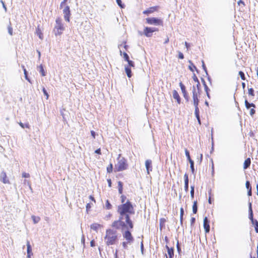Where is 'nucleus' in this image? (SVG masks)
Masks as SVG:
<instances>
[{"instance_id": "1", "label": "nucleus", "mask_w": 258, "mask_h": 258, "mask_svg": "<svg viewBox=\"0 0 258 258\" xmlns=\"http://www.w3.org/2000/svg\"><path fill=\"white\" fill-rule=\"evenodd\" d=\"M117 212L119 214H135L134 206L129 200L124 204L118 206Z\"/></svg>"}, {"instance_id": "2", "label": "nucleus", "mask_w": 258, "mask_h": 258, "mask_svg": "<svg viewBox=\"0 0 258 258\" xmlns=\"http://www.w3.org/2000/svg\"><path fill=\"white\" fill-rule=\"evenodd\" d=\"M104 239L107 245L115 244L117 240V231L111 229H107Z\"/></svg>"}, {"instance_id": "3", "label": "nucleus", "mask_w": 258, "mask_h": 258, "mask_svg": "<svg viewBox=\"0 0 258 258\" xmlns=\"http://www.w3.org/2000/svg\"><path fill=\"white\" fill-rule=\"evenodd\" d=\"M117 163L115 165V170L119 172L123 171L127 168L128 164L126 160L119 154L117 159Z\"/></svg>"}, {"instance_id": "4", "label": "nucleus", "mask_w": 258, "mask_h": 258, "mask_svg": "<svg viewBox=\"0 0 258 258\" xmlns=\"http://www.w3.org/2000/svg\"><path fill=\"white\" fill-rule=\"evenodd\" d=\"M133 214H119V217L120 220L124 221L126 224V227H125V229H132L134 228V224L130 217V215Z\"/></svg>"}, {"instance_id": "5", "label": "nucleus", "mask_w": 258, "mask_h": 258, "mask_svg": "<svg viewBox=\"0 0 258 258\" xmlns=\"http://www.w3.org/2000/svg\"><path fill=\"white\" fill-rule=\"evenodd\" d=\"M56 25L55 26L54 31L55 35H60L64 30V27L61 23V20L58 18L55 20Z\"/></svg>"}, {"instance_id": "6", "label": "nucleus", "mask_w": 258, "mask_h": 258, "mask_svg": "<svg viewBox=\"0 0 258 258\" xmlns=\"http://www.w3.org/2000/svg\"><path fill=\"white\" fill-rule=\"evenodd\" d=\"M122 236L126 241H128L130 244L132 243L134 241V238L131 232L130 231L129 229H126V230L122 232Z\"/></svg>"}, {"instance_id": "7", "label": "nucleus", "mask_w": 258, "mask_h": 258, "mask_svg": "<svg viewBox=\"0 0 258 258\" xmlns=\"http://www.w3.org/2000/svg\"><path fill=\"white\" fill-rule=\"evenodd\" d=\"M112 227L115 228L116 229H119L120 227H121L122 229H125V227H126V224H125L124 221H122L120 220V218H118V220L114 221L111 225Z\"/></svg>"}, {"instance_id": "8", "label": "nucleus", "mask_w": 258, "mask_h": 258, "mask_svg": "<svg viewBox=\"0 0 258 258\" xmlns=\"http://www.w3.org/2000/svg\"><path fill=\"white\" fill-rule=\"evenodd\" d=\"M146 20L150 25H162L163 24L162 20L157 18H148Z\"/></svg>"}, {"instance_id": "9", "label": "nucleus", "mask_w": 258, "mask_h": 258, "mask_svg": "<svg viewBox=\"0 0 258 258\" xmlns=\"http://www.w3.org/2000/svg\"><path fill=\"white\" fill-rule=\"evenodd\" d=\"M156 31H158L157 28L146 27L144 29V33L146 36L150 37L152 36V33Z\"/></svg>"}, {"instance_id": "10", "label": "nucleus", "mask_w": 258, "mask_h": 258, "mask_svg": "<svg viewBox=\"0 0 258 258\" xmlns=\"http://www.w3.org/2000/svg\"><path fill=\"white\" fill-rule=\"evenodd\" d=\"M63 13L64 14V20L69 22H70V17L71 15V12L70 7L68 6H64V9H63Z\"/></svg>"}, {"instance_id": "11", "label": "nucleus", "mask_w": 258, "mask_h": 258, "mask_svg": "<svg viewBox=\"0 0 258 258\" xmlns=\"http://www.w3.org/2000/svg\"><path fill=\"white\" fill-rule=\"evenodd\" d=\"M179 86L181 88V91L183 94V96L184 98L186 100V101H188L189 97H188L187 93L186 91V88H185V86L181 82H180L179 83Z\"/></svg>"}, {"instance_id": "12", "label": "nucleus", "mask_w": 258, "mask_h": 258, "mask_svg": "<svg viewBox=\"0 0 258 258\" xmlns=\"http://www.w3.org/2000/svg\"><path fill=\"white\" fill-rule=\"evenodd\" d=\"M209 223L210 221L207 217H205L204 219V228L206 233H209L210 231Z\"/></svg>"}, {"instance_id": "13", "label": "nucleus", "mask_w": 258, "mask_h": 258, "mask_svg": "<svg viewBox=\"0 0 258 258\" xmlns=\"http://www.w3.org/2000/svg\"><path fill=\"white\" fill-rule=\"evenodd\" d=\"M248 218L251 222H253L255 219H253V214L252 209V204L251 202L248 203Z\"/></svg>"}, {"instance_id": "14", "label": "nucleus", "mask_w": 258, "mask_h": 258, "mask_svg": "<svg viewBox=\"0 0 258 258\" xmlns=\"http://www.w3.org/2000/svg\"><path fill=\"white\" fill-rule=\"evenodd\" d=\"M145 166L147 173L149 174L152 170V161L150 159L147 160L145 162Z\"/></svg>"}, {"instance_id": "15", "label": "nucleus", "mask_w": 258, "mask_h": 258, "mask_svg": "<svg viewBox=\"0 0 258 258\" xmlns=\"http://www.w3.org/2000/svg\"><path fill=\"white\" fill-rule=\"evenodd\" d=\"M192 93L193 102H195V101L199 102V99L198 98V94L196 90V87L194 86H193Z\"/></svg>"}, {"instance_id": "16", "label": "nucleus", "mask_w": 258, "mask_h": 258, "mask_svg": "<svg viewBox=\"0 0 258 258\" xmlns=\"http://www.w3.org/2000/svg\"><path fill=\"white\" fill-rule=\"evenodd\" d=\"M1 180L4 183H9V180L7 179L6 173L5 171H3L1 174Z\"/></svg>"}, {"instance_id": "17", "label": "nucleus", "mask_w": 258, "mask_h": 258, "mask_svg": "<svg viewBox=\"0 0 258 258\" xmlns=\"http://www.w3.org/2000/svg\"><path fill=\"white\" fill-rule=\"evenodd\" d=\"M27 257L28 258H30L31 254L32 253V248H31V246L30 244V242L28 240H27Z\"/></svg>"}, {"instance_id": "18", "label": "nucleus", "mask_w": 258, "mask_h": 258, "mask_svg": "<svg viewBox=\"0 0 258 258\" xmlns=\"http://www.w3.org/2000/svg\"><path fill=\"white\" fill-rule=\"evenodd\" d=\"M166 248L167 249V252L169 257H173L174 256V248L173 247L170 248L168 245H166Z\"/></svg>"}, {"instance_id": "19", "label": "nucleus", "mask_w": 258, "mask_h": 258, "mask_svg": "<svg viewBox=\"0 0 258 258\" xmlns=\"http://www.w3.org/2000/svg\"><path fill=\"white\" fill-rule=\"evenodd\" d=\"M173 97L174 99L176 100L178 104L180 103V97L176 90H174L173 91Z\"/></svg>"}, {"instance_id": "20", "label": "nucleus", "mask_w": 258, "mask_h": 258, "mask_svg": "<svg viewBox=\"0 0 258 258\" xmlns=\"http://www.w3.org/2000/svg\"><path fill=\"white\" fill-rule=\"evenodd\" d=\"M251 160L249 158H247L244 162L243 164V169H247L250 165Z\"/></svg>"}, {"instance_id": "21", "label": "nucleus", "mask_w": 258, "mask_h": 258, "mask_svg": "<svg viewBox=\"0 0 258 258\" xmlns=\"http://www.w3.org/2000/svg\"><path fill=\"white\" fill-rule=\"evenodd\" d=\"M244 104H245V107L247 109H249L251 107L253 108H255V105L254 104H253V103L248 102V101L246 99L245 100Z\"/></svg>"}, {"instance_id": "22", "label": "nucleus", "mask_w": 258, "mask_h": 258, "mask_svg": "<svg viewBox=\"0 0 258 258\" xmlns=\"http://www.w3.org/2000/svg\"><path fill=\"white\" fill-rule=\"evenodd\" d=\"M156 9V7H151L150 9L146 10L143 12V14L148 15L153 13Z\"/></svg>"}, {"instance_id": "23", "label": "nucleus", "mask_w": 258, "mask_h": 258, "mask_svg": "<svg viewBox=\"0 0 258 258\" xmlns=\"http://www.w3.org/2000/svg\"><path fill=\"white\" fill-rule=\"evenodd\" d=\"M100 227H101V225L97 223H94L90 226L91 229H93L96 231H97L98 229Z\"/></svg>"}, {"instance_id": "24", "label": "nucleus", "mask_w": 258, "mask_h": 258, "mask_svg": "<svg viewBox=\"0 0 258 258\" xmlns=\"http://www.w3.org/2000/svg\"><path fill=\"white\" fill-rule=\"evenodd\" d=\"M198 212V203L197 201H194L192 205V212L196 214Z\"/></svg>"}, {"instance_id": "25", "label": "nucleus", "mask_w": 258, "mask_h": 258, "mask_svg": "<svg viewBox=\"0 0 258 258\" xmlns=\"http://www.w3.org/2000/svg\"><path fill=\"white\" fill-rule=\"evenodd\" d=\"M125 71L127 76L128 78H131L132 76V71H131V68L128 67H125Z\"/></svg>"}, {"instance_id": "26", "label": "nucleus", "mask_w": 258, "mask_h": 258, "mask_svg": "<svg viewBox=\"0 0 258 258\" xmlns=\"http://www.w3.org/2000/svg\"><path fill=\"white\" fill-rule=\"evenodd\" d=\"M188 62L190 63V66L188 67V69L192 72H194V69H195L197 72H198V69L193 64L191 60H189Z\"/></svg>"}, {"instance_id": "27", "label": "nucleus", "mask_w": 258, "mask_h": 258, "mask_svg": "<svg viewBox=\"0 0 258 258\" xmlns=\"http://www.w3.org/2000/svg\"><path fill=\"white\" fill-rule=\"evenodd\" d=\"M118 192L120 194H122L123 191V184L122 182L118 181Z\"/></svg>"}, {"instance_id": "28", "label": "nucleus", "mask_w": 258, "mask_h": 258, "mask_svg": "<svg viewBox=\"0 0 258 258\" xmlns=\"http://www.w3.org/2000/svg\"><path fill=\"white\" fill-rule=\"evenodd\" d=\"M31 218L34 224L38 223L40 220V218L39 217H36L33 215Z\"/></svg>"}, {"instance_id": "29", "label": "nucleus", "mask_w": 258, "mask_h": 258, "mask_svg": "<svg viewBox=\"0 0 258 258\" xmlns=\"http://www.w3.org/2000/svg\"><path fill=\"white\" fill-rule=\"evenodd\" d=\"M39 72L41 73L42 76H45L46 75L45 72L44 71V69L43 68V67L42 64L40 65L39 66Z\"/></svg>"}, {"instance_id": "30", "label": "nucleus", "mask_w": 258, "mask_h": 258, "mask_svg": "<svg viewBox=\"0 0 258 258\" xmlns=\"http://www.w3.org/2000/svg\"><path fill=\"white\" fill-rule=\"evenodd\" d=\"M189 162L190 163V167L191 172L194 174L195 173L194 162L192 159H190Z\"/></svg>"}, {"instance_id": "31", "label": "nucleus", "mask_w": 258, "mask_h": 258, "mask_svg": "<svg viewBox=\"0 0 258 258\" xmlns=\"http://www.w3.org/2000/svg\"><path fill=\"white\" fill-rule=\"evenodd\" d=\"M252 224L254 226L255 231L256 233H258V221L257 220H254L253 222H251Z\"/></svg>"}, {"instance_id": "32", "label": "nucleus", "mask_w": 258, "mask_h": 258, "mask_svg": "<svg viewBox=\"0 0 258 258\" xmlns=\"http://www.w3.org/2000/svg\"><path fill=\"white\" fill-rule=\"evenodd\" d=\"M22 68H23V71H24V73L25 78L26 80H27L29 82L31 83L30 79H29V78L28 77V73H27V71H26V70L24 66H22Z\"/></svg>"}, {"instance_id": "33", "label": "nucleus", "mask_w": 258, "mask_h": 258, "mask_svg": "<svg viewBox=\"0 0 258 258\" xmlns=\"http://www.w3.org/2000/svg\"><path fill=\"white\" fill-rule=\"evenodd\" d=\"M116 2L120 8H124L125 5L122 4L121 0H116Z\"/></svg>"}, {"instance_id": "34", "label": "nucleus", "mask_w": 258, "mask_h": 258, "mask_svg": "<svg viewBox=\"0 0 258 258\" xmlns=\"http://www.w3.org/2000/svg\"><path fill=\"white\" fill-rule=\"evenodd\" d=\"M105 208L108 210L111 209L112 208V205L108 200L106 201Z\"/></svg>"}, {"instance_id": "35", "label": "nucleus", "mask_w": 258, "mask_h": 258, "mask_svg": "<svg viewBox=\"0 0 258 258\" xmlns=\"http://www.w3.org/2000/svg\"><path fill=\"white\" fill-rule=\"evenodd\" d=\"M199 103V102H196V101L193 102V104H194V105L195 106V112H197L200 111L199 108L198 107Z\"/></svg>"}, {"instance_id": "36", "label": "nucleus", "mask_w": 258, "mask_h": 258, "mask_svg": "<svg viewBox=\"0 0 258 258\" xmlns=\"http://www.w3.org/2000/svg\"><path fill=\"white\" fill-rule=\"evenodd\" d=\"M196 117L198 120V121L200 124H201L200 117V111L199 112H195Z\"/></svg>"}, {"instance_id": "37", "label": "nucleus", "mask_w": 258, "mask_h": 258, "mask_svg": "<svg viewBox=\"0 0 258 258\" xmlns=\"http://www.w3.org/2000/svg\"><path fill=\"white\" fill-rule=\"evenodd\" d=\"M190 188H191L190 192V197L191 198V199H193L194 198V193H195L194 186H191Z\"/></svg>"}, {"instance_id": "38", "label": "nucleus", "mask_w": 258, "mask_h": 258, "mask_svg": "<svg viewBox=\"0 0 258 258\" xmlns=\"http://www.w3.org/2000/svg\"><path fill=\"white\" fill-rule=\"evenodd\" d=\"M8 33L10 35H13V28L11 26V23H10V25L8 27Z\"/></svg>"}, {"instance_id": "39", "label": "nucleus", "mask_w": 258, "mask_h": 258, "mask_svg": "<svg viewBox=\"0 0 258 258\" xmlns=\"http://www.w3.org/2000/svg\"><path fill=\"white\" fill-rule=\"evenodd\" d=\"M113 170V165L112 164H110V165L107 167V172L108 173H111L112 172Z\"/></svg>"}, {"instance_id": "40", "label": "nucleus", "mask_w": 258, "mask_h": 258, "mask_svg": "<svg viewBox=\"0 0 258 258\" xmlns=\"http://www.w3.org/2000/svg\"><path fill=\"white\" fill-rule=\"evenodd\" d=\"M248 94L250 96H254V90L253 89V88H249L248 90Z\"/></svg>"}, {"instance_id": "41", "label": "nucleus", "mask_w": 258, "mask_h": 258, "mask_svg": "<svg viewBox=\"0 0 258 258\" xmlns=\"http://www.w3.org/2000/svg\"><path fill=\"white\" fill-rule=\"evenodd\" d=\"M185 154L187 158V160H188V161H189L190 159H191L190 156L189 152L187 149L185 150Z\"/></svg>"}, {"instance_id": "42", "label": "nucleus", "mask_w": 258, "mask_h": 258, "mask_svg": "<svg viewBox=\"0 0 258 258\" xmlns=\"http://www.w3.org/2000/svg\"><path fill=\"white\" fill-rule=\"evenodd\" d=\"M239 75L240 76L241 79L242 80H245V75H244V73L243 72L239 71Z\"/></svg>"}, {"instance_id": "43", "label": "nucleus", "mask_w": 258, "mask_h": 258, "mask_svg": "<svg viewBox=\"0 0 258 258\" xmlns=\"http://www.w3.org/2000/svg\"><path fill=\"white\" fill-rule=\"evenodd\" d=\"M202 67H203V70L205 72L206 75L208 76V71H207L206 67L204 63V61L203 60H202Z\"/></svg>"}, {"instance_id": "44", "label": "nucleus", "mask_w": 258, "mask_h": 258, "mask_svg": "<svg viewBox=\"0 0 258 258\" xmlns=\"http://www.w3.org/2000/svg\"><path fill=\"white\" fill-rule=\"evenodd\" d=\"M19 124L23 128H25V127H26V128H29V125L28 123H26V124H24L23 123H22L21 122H20L19 123Z\"/></svg>"}, {"instance_id": "45", "label": "nucleus", "mask_w": 258, "mask_h": 258, "mask_svg": "<svg viewBox=\"0 0 258 258\" xmlns=\"http://www.w3.org/2000/svg\"><path fill=\"white\" fill-rule=\"evenodd\" d=\"M188 182L189 181H184V190L186 192L188 191Z\"/></svg>"}, {"instance_id": "46", "label": "nucleus", "mask_w": 258, "mask_h": 258, "mask_svg": "<svg viewBox=\"0 0 258 258\" xmlns=\"http://www.w3.org/2000/svg\"><path fill=\"white\" fill-rule=\"evenodd\" d=\"M42 92H43L44 95L46 97V99H47L48 98L49 95L44 87H43L42 89Z\"/></svg>"}, {"instance_id": "47", "label": "nucleus", "mask_w": 258, "mask_h": 258, "mask_svg": "<svg viewBox=\"0 0 258 258\" xmlns=\"http://www.w3.org/2000/svg\"><path fill=\"white\" fill-rule=\"evenodd\" d=\"M127 62H128V64L130 67H135L134 62L132 60H128V61H127Z\"/></svg>"}, {"instance_id": "48", "label": "nucleus", "mask_w": 258, "mask_h": 258, "mask_svg": "<svg viewBox=\"0 0 258 258\" xmlns=\"http://www.w3.org/2000/svg\"><path fill=\"white\" fill-rule=\"evenodd\" d=\"M123 55V58L125 61H127L128 60H130L129 56L126 52H124Z\"/></svg>"}, {"instance_id": "49", "label": "nucleus", "mask_w": 258, "mask_h": 258, "mask_svg": "<svg viewBox=\"0 0 258 258\" xmlns=\"http://www.w3.org/2000/svg\"><path fill=\"white\" fill-rule=\"evenodd\" d=\"M245 186L247 189H251V186L249 181H246V182L245 183Z\"/></svg>"}, {"instance_id": "50", "label": "nucleus", "mask_w": 258, "mask_h": 258, "mask_svg": "<svg viewBox=\"0 0 258 258\" xmlns=\"http://www.w3.org/2000/svg\"><path fill=\"white\" fill-rule=\"evenodd\" d=\"M120 198H121V202L122 204H124L125 201L126 199V197L124 195H121Z\"/></svg>"}, {"instance_id": "51", "label": "nucleus", "mask_w": 258, "mask_h": 258, "mask_svg": "<svg viewBox=\"0 0 258 258\" xmlns=\"http://www.w3.org/2000/svg\"><path fill=\"white\" fill-rule=\"evenodd\" d=\"M127 244H129L128 241H124L122 243V246L124 249H127Z\"/></svg>"}, {"instance_id": "52", "label": "nucleus", "mask_w": 258, "mask_h": 258, "mask_svg": "<svg viewBox=\"0 0 258 258\" xmlns=\"http://www.w3.org/2000/svg\"><path fill=\"white\" fill-rule=\"evenodd\" d=\"M68 0H63L60 5V8H62L65 5Z\"/></svg>"}, {"instance_id": "53", "label": "nucleus", "mask_w": 258, "mask_h": 258, "mask_svg": "<svg viewBox=\"0 0 258 258\" xmlns=\"http://www.w3.org/2000/svg\"><path fill=\"white\" fill-rule=\"evenodd\" d=\"M254 108H251L250 110V115L252 116L254 114H255V110H254Z\"/></svg>"}, {"instance_id": "54", "label": "nucleus", "mask_w": 258, "mask_h": 258, "mask_svg": "<svg viewBox=\"0 0 258 258\" xmlns=\"http://www.w3.org/2000/svg\"><path fill=\"white\" fill-rule=\"evenodd\" d=\"M22 177L24 178H28L30 177V175L29 173L23 172L22 173Z\"/></svg>"}, {"instance_id": "55", "label": "nucleus", "mask_w": 258, "mask_h": 258, "mask_svg": "<svg viewBox=\"0 0 258 258\" xmlns=\"http://www.w3.org/2000/svg\"><path fill=\"white\" fill-rule=\"evenodd\" d=\"M203 160V155L201 154L200 155V156L199 158H198V162H199V164H201Z\"/></svg>"}, {"instance_id": "56", "label": "nucleus", "mask_w": 258, "mask_h": 258, "mask_svg": "<svg viewBox=\"0 0 258 258\" xmlns=\"http://www.w3.org/2000/svg\"><path fill=\"white\" fill-rule=\"evenodd\" d=\"M178 58L180 59L184 58V55L182 52H178Z\"/></svg>"}, {"instance_id": "57", "label": "nucleus", "mask_w": 258, "mask_h": 258, "mask_svg": "<svg viewBox=\"0 0 258 258\" xmlns=\"http://www.w3.org/2000/svg\"><path fill=\"white\" fill-rule=\"evenodd\" d=\"M176 247H177V249L178 252L179 253H180V251H181V248H180V247L179 246L178 241H177V242Z\"/></svg>"}, {"instance_id": "58", "label": "nucleus", "mask_w": 258, "mask_h": 258, "mask_svg": "<svg viewBox=\"0 0 258 258\" xmlns=\"http://www.w3.org/2000/svg\"><path fill=\"white\" fill-rule=\"evenodd\" d=\"M196 222V219L194 217H191L190 219V225L192 226Z\"/></svg>"}, {"instance_id": "59", "label": "nucleus", "mask_w": 258, "mask_h": 258, "mask_svg": "<svg viewBox=\"0 0 258 258\" xmlns=\"http://www.w3.org/2000/svg\"><path fill=\"white\" fill-rule=\"evenodd\" d=\"M95 153L97 154L100 155L101 154L100 148L97 149L95 151Z\"/></svg>"}, {"instance_id": "60", "label": "nucleus", "mask_w": 258, "mask_h": 258, "mask_svg": "<svg viewBox=\"0 0 258 258\" xmlns=\"http://www.w3.org/2000/svg\"><path fill=\"white\" fill-rule=\"evenodd\" d=\"M184 181H189V180H188V177L187 174L185 173L184 175Z\"/></svg>"}, {"instance_id": "61", "label": "nucleus", "mask_w": 258, "mask_h": 258, "mask_svg": "<svg viewBox=\"0 0 258 258\" xmlns=\"http://www.w3.org/2000/svg\"><path fill=\"white\" fill-rule=\"evenodd\" d=\"M91 204L90 203H88L86 206L87 211H88L91 208Z\"/></svg>"}, {"instance_id": "62", "label": "nucleus", "mask_w": 258, "mask_h": 258, "mask_svg": "<svg viewBox=\"0 0 258 258\" xmlns=\"http://www.w3.org/2000/svg\"><path fill=\"white\" fill-rule=\"evenodd\" d=\"M90 245L91 247H94L95 245V242L94 240H92L90 242Z\"/></svg>"}, {"instance_id": "63", "label": "nucleus", "mask_w": 258, "mask_h": 258, "mask_svg": "<svg viewBox=\"0 0 258 258\" xmlns=\"http://www.w3.org/2000/svg\"><path fill=\"white\" fill-rule=\"evenodd\" d=\"M193 80L196 82H199V80L198 79V78L197 77V76H196L195 74H194V76H193Z\"/></svg>"}, {"instance_id": "64", "label": "nucleus", "mask_w": 258, "mask_h": 258, "mask_svg": "<svg viewBox=\"0 0 258 258\" xmlns=\"http://www.w3.org/2000/svg\"><path fill=\"white\" fill-rule=\"evenodd\" d=\"M37 35L39 36V37L40 38V39H42L41 36L42 35V34H41V33L39 31V30H38L37 31Z\"/></svg>"}]
</instances>
